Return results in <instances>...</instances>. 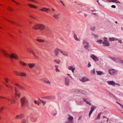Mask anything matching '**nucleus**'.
<instances>
[{"label": "nucleus", "mask_w": 123, "mask_h": 123, "mask_svg": "<svg viewBox=\"0 0 123 123\" xmlns=\"http://www.w3.org/2000/svg\"><path fill=\"white\" fill-rule=\"evenodd\" d=\"M14 72L15 74H17L18 75H19L20 73L16 71H14Z\"/></svg>", "instance_id": "nucleus-36"}, {"label": "nucleus", "mask_w": 123, "mask_h": 123, "mask_svg": "<svg viewBox=\"0 0 123 123\" xmlns=\"http://www.w3.org/2000/svg\"><path fill=\"white\" fill-rule=\"evenodd\" d=\"M74 37V39L77 41H80V39L79 38H78L77 36V35L76 34H74L73 36Z\"/></svg>", "instance_id": "nucleus-27"}, {"label": "nucleus", "mask_w": 123, "mask_h": 123, "mask_svg": "<svg viewBox=\"0 0 123 123\" xmlns=\"http://www.w3.org/2000/svg\"><path fill=\"white\" fill-rule=\"evenodd\" d=\"M116 40H117L118 41V42L120 43H122V41L121 40H119L117 38H116Z\"/></svg>", "instance_id": "nucleus-51"}, {"label": "nucleus", "mask_w": 123, "mask_h": 123, "mask_svg": "<svg viewBox=\"0 0 123 123\" xmlns=\"http://www.w3.org/2000/svg\"><path fill=\"white\" fill-rule=\"evenodd\" d=\"M20 102L22 106L25 105H27L28 104V101L25 97H23L20 99Z\"/></svg>", "instance_id": "nucleus-2"}, {"label": "nucleus", "mask_w": 123, "mask_h": 123, "mask_svg": "<svg viewBox=\"0 0 123 123\" xmlns=\"http://www.w3.org/2000/svg\"><path fill=\"white\" fill-rule=\"evenodd\" d=\"M27 65L29 66V67L31 68H32L35 66V64H28Z\"/></svg>", "instance_id": "nucleus-29"}, {"label": "nucleus", "mask_w": 123, "mask_h": 123, "mask_svg": "<svg viewBox=\"0 0 123 123\" xmlns=\"http://www.w3.org/2000/svg\"><path fill=\"white\" fill-rule=\"evenodd\" d=\"M115 39L114 37L110 38L109 40L110 41H114L115 40Z\"/></svg>", "instance_id": "nucleus-44"}, {"label": "nucleus", "mask_w": 123, "mask_h": 123, "mask_svg": "<svg viewBox=\"0 0 123 123\" xmlns=\"http://www.w3.org/2000/svg\"><path fill=\"white\" fill-rule=\"evenodd\" d=\"M39 24H36L34 25L32 28L34 29H39Z\"/></svg>", "instance_id": "nucleus-22"}, {"label": "nucleus", "mask_w": 123, "mask_h": 123, "mask_svg": "<svg viewBox=\"0 0 123 123\" xmlns=\"http://www.w3.org/2000/svg\"><path fill=\"white\" fill-rule=\"evenodd\" d=\"M68 121L67 122L65 123H74V121L73 120V117L69 115H68Z\"/></svg>", "instance_id": "nucleus-5"}, {"label": "nucleus", "mask_w": 123, "mask_h": 123, "mask_svg": "<svg viewBox=\"0 0 123 123\" xmlns=\"http://www.w3.org/2000/svg\"><path fill=\"white\" fill-rule=\"evenodd\" d=\"M15 94L17 96H18V97H19V94L17 93V90L16 88H15Z\"/></svg>", "instance_id": "nucleus-37"}, {"label": "nucleus", "mask_w": 123, "mask_h": 123, "mask_svg": "<svg viewBox=\"0 0 123 123\" xmlns=\"http://www.w3.org/2000/svg\"><path fill=\"white\" fill-rule=\"evenodd\" d=\"M0 98L7 99L9 101L11 104H14L16 102V99L13 97H12L11 99L7 98H6L1 97H0Z\"/></svg>", "instance_id": "nucleus-3"}, {"label": "nucleus", "mask_w": 123, "mask_h": 123, "mask_svg": "<svg viewBox=\"0 0 123 123\" xmlns=\"http://www.w3.org/2000/svg\"><path fill=\"white\" fill-rule=\"evenodd\" d=\"M50 100H54L56 98L54 96H50Z\"/></svg>", "instance_id": "nucleus-43"}, {"label": "nucleus", "mask_w": 123, "mask_h": 123, "mask_svg": "<svg viewBox=\"0 0 123 123\" xmlns=\"http://www.w3.org/2000/svg\"><path fill=\"white\" fill-rule=\"evenodd\" d=\"M97 75H100V71H96Z\"/></svg>", "instance_id": "nucleus-55"}, {"label": "nucleus", "mask_w": 123, "mask_h": 123, "mask_svg": "<svg viewBox=\"0 0 123 123\" xmlns=\"http://www.w3.org/2000/svg\"><path fill=\"white\" fill-rule=\"evenodd\" d=\"M12 1H13L15 3H16L18 5H19V3H18L17 2H15L14 0H11Z\"/></svg>", "instance_id": "nucleus-61"}, {"label": "nucleus", "mask_w": 123, "mask_h": 123, "mask_svg": "<svg viewBox=\"0 0 123 123\" xmlns=\"http://www.w3.org/2000/svg\"><path fill=\"white\" fill-rule=\"evenodd\" d=\"M79 93H81L86 95H88L89 94L88 93L86 92L85 91L83 90H80Z\"/></svg>", "instance_id": "nucleus-19"}, {"label": "nucleus", "mask_w": 123, "mask_h": 123, "mask_svg": "<svg viewBox=\"0 0 123 123\" xmlns=\"http://www.w3.org/2000/svg\"><path fill=\"white\" fill-rule=\"evenodd\" d=\"M26 120L25 119H23L22 121V123H26Z\"/></svg>", "instance_id": "nucleus-52"}, {"label": "nucleus", "mask_w": 123, "mask_h": 123, "mask_svg": "<svg viewBox=\"0 0 123 123\" xmlns=\"http://www.w3.org/2000/svg\"><path fill=\"white\" fill-rule=\"evenodd\" d=\"M111 7L112 8H116V6L114 5H112Z\"/></svg>", "instance_id": "nucleus-63"}, {"label": "nucleus", "mask_w": 123, "mask_h": 123, "mask_svg": "<svg viewBox=\"0 0 123 123\" xmlns=\"http://www.w3.org/2000/svg\"><path fill=\"white\" fill-rule=\"evenodd\" d=\"M90 72L92 74H95V69H94L92 70H91L90 71Z\"/></svg>", "instance_id": "nucleus-40"}, {"label": "nucleus", "mask_w": 123, "mask_h": 123, "mask_svg": "<svg viewBox=\"0 0 123 123\" xmlns=\"http://www.w3.org/2000/svg\"><path fill=\"white\" fill-rule=\"evenodd\" d=\"M107 83L109 85L114 86L115 83L113 81H107Z\"/></svg>", "instance_id": "nucleus-18"}, {"label": "nucleus", "mask_w": 123, "mask_h": 123, "mask_svg": "<svg viewBox=\"0 0 123 123\" xmlns=\"http://www.w3.org/2000/svg\"><path fill=\"white\" fill-rule=\"evenodd\" d=\"M1 50L3 54L6 57H9L11 58H14L17 59H18V56L16 54L12 53L9 55L5 50L2 49H1Z\"/></svg>", "instance_id": "nucleus-1"}, {"label": "nucleus", "mask_w": 123, "mask_h": 123, "mask_svg": "<svg viewBox=\"0 0 123 123\" xmlns=\"http://www.w3.org/2000/svg\"><path fill=\"white\" fill-rule=\"evenodd\" d=\"M108 71L109 73L111 75L114 74L117 72L116 70L112 69H109Z\"/></svg>", "instance_id": "nucleus-9"}, {"label": "nucleus", "mask_w": 123, "mask_h": 123, "mask_svg": "<svg viewBox=\"0 0 123 123\" xmlns=\"http://www.w3.org/2000/svg\"><path fill=\"white\" fill-rule=\"evenodd\" d=\"M83 44L84 48L86 49H87L89 47V43L86 41H83Z\"/></svg>", "instance_id": "nucleus-8"}, {"label": "nucleus", "mask_w": 123, "mask_h": 123, "mask_svg": "<svg viewBox=\"0 0 123 123\" xmlns=\"http://www.w3.org/2000/svg\"><path fill=\"white\" fill-rule=\"evenodd\" d=\"M85 101V102H86V103L87 104H88L90 105H91V103L90 102H89L88 101H87L86 100Z\"/></svg>", "instance_id": "nucleus-53"}, {"label": "nucleus", "mask_w": 123, "mask_h": 123, "mask_svg": "<svg viewBox=\"0 0 123 123\" xmlns=\"http://www.w3.org/2000/svg\"><path fill=\"white\" fill-rule=\"evenodd\" d=\"M95 29V27L94 26H91V29L92 31H94Z\"/></svg>", "instance_id": "nucleus-47"}, {"label": "nucleus", "mask_w": 123, "mask_h": 123, "mask_svg": "<svg viewBox=\"0 0 123 123\" xmlns=\"http://www.w3.org/2000/svg\"><path fill=\"white\" fill-rule=\"evenodd\" d=\"M55 62H56L57 63L59 64L61 62V61L60 60L55 59L54 60Z\"/></svg>", "instance_id": "nucleus-32"}, {"label": "nucleus", "mask_w": 123, "mask_h": 123, "mask_svg": "<svg viewBox=\"0 0 123 123\" xmlns=\"http://www.w3.org/2000/svg\"><path fill=\"white\" fill-rule=\"evenodd\" d=\"M23 117V116L22 114L20 115H17L15 117V119H20L22 118Z\"/></svg>", "instance_id": "nucleus-25"}, {"label": "nucleus", "mask_w": 123, "mask_h": 123, "mask_svg": "<svg viewBox=\"0 0 123 123\" xmlns=\"http://www.w3.org/2000/svg\"><path fill=\"white\" fill-rule=\"evenodd\" d=\"M39 100L41 101V102L43 104V105H44L45 104V103H46V101H43L41 100L40 99H39Z\"/></svg>", "instance_id": "nucleus-46"}, {"label": "nucleus", "mask_w": 123, "mask_h": 123, "mask_svg": "<svg viewBox=\"0 0 123 123\" xmlns=\"http://www.w3.org/2000/svg\"><path fill=\"white\" fill-rule=\"evenodd\" d=\"M116 3H121L118 0H115V2Z\"/></svg>", "instance_id": "nucleus-56"}, {"label": "nucleus", "mask_w": 123, "mask_h": 123, "mask_svg": "<svg viewBox=\"0 0 123 123\" xmlns=\"http://www.w3.org/2000/svg\"><path fill=\"white\" fill-rule=\"evenodd\" d=\"M72 91L73 92L79 93L80 90L78 89H73Z\"/></svg>", "instance_id": "nucleus-28"}, {"label": "nucleus", "mask_w": 123, "mask_h": 123, "mask_svg": "<svg viewBox=\"0 0 123 123\" xmlns=\"http://www.w3.org/2000/svg\"><path fill=\"white\" fill-rule=\"evenodd\" d=\"M30 17L31 18H32V19H35V18L34 17H33V16H32L31 15H30Z\"/></svg>", "instance_id": "nucleus-62"}, {"label": "nucleus", "mask_w": 123, "mask_h": 123, "mask_svg": "<svg viewBox=\"0 0 123 123\" xmlns=\"http://www.w3.org/2000/svg\"><path fill=\"white\" fill-rule=\"evenodd\" d=\"M15 85L19 87H20V88L22 89H24V88L22 86H21L19 85L17 83H15Z\"/></svg>", "instance_id": "nucleus-39"}, {"label": "nucleus", "mask_w": 123, "mask_h": 123, "mask_svg": "<svg viewBox=\"0 0 123 123\" xmlns=\"http://www.w3.org/2000/svg\"><path fill=\"white\" fill-rule=\"evenodd\" d=\"M38 102V101H37L36 100H34V102L36 104H37Z\"/></svg>", "instance_id": "nucleus-60"}, {"label": "nucleus", "mask_w": 123, "mask_h": 123, "mask_svg": "<svg viewBox=\"0 0 123 123\" xmlns=\"http://www.w3.org/2000/svg\"><path fill=\"white\" fill-rule=\"evenodd\" d=\"M91 36L92 37H93L95 38H97L98 37V36L97 35H95L93 34H92Z\"/></svg>", "instance_id": "nucleus-41"}, {"label": "nucleus", "mask_w": 123, "mask_h": 123, "mask_svg": "<svg viewBox=\"0 0 123 123\" xmlns=\"http://www.w3.org/2000/svg\"><path fill=\"white\" fill-rule=\"evenodd\" d=\"M80 80L82 82H85L89 81L88 79L85 77H83L82 78L80 79Z\"/></svg>", "instance_id": "nucleus-16"}, {"label": "nucleus", "mask_w": 123, "mask_h": 123, "mask_svg": "<svg viewBox=\"0 0 123 123\" xmlns=\"http://www.w3.org/2000/svg\"><path fill=\"white\" fill-rule=\"evenodd\" d=\"M104 41L102 42L103 45L104 46H109L110 44L108 41L107 40V38L105 37L104 38Z\"/></svg>", "instance_id": "nucleus-4"}, {"label": "nucleus", "mask_w": 123, "mask_h": 123, "mask_svg": "<svg viewBox=\"0 0 123 123\" xmlns=\"http://www.w3.org/2000/svg\"><path fill=\"white\" fill-rule=\"evenodd\" d=\"M40 10L44 12H47L49 10V9L46 8L44 7L40 9Z\"/></svg>", "instance_id": "nucleus-24"}, {"label": "nucleus", "mask_w": 123, "mask_h": 123, "mask_svg": "<svg viewBox=\"0 0 123 123\" xmlns=\"http://www.w3.org/2000/svg\"><path fill=\"white\" fill-rule=\"evenodd\" d=\"M55 71L56 72H60V70L58 68V67H59L58 66L55 65Z\"/></svg>", "instance_id": "nucleus-33"}, {"label": "nucleus", "mask_w": 123, "mask_h": 123, "mask_svg": "<svg viewBox=\"0 0 123 123\" xmlns=\"http://www.w3.org/2000/svg\"><path fill=\"white\" fill-rule=\"evenodd\" d=\"M91 108L89 114V117H90L91 115V114H92L93 111L96 108V107L93 106V105H92L91 106Z\"/></svg>", "instance_id": "nucleus-10"}, {"label": "nucleus", "mask_w": 123, "mask_h": 123, "mask_svg": "<svg viewBox=\"0 0 123 123\" xmlns=\"http://www.w3.org/2000/svg\"><path fill=\"white\" fill-rule=\"evenodd\" d=\"M27 50L29 52L32 53L36 58L37 59L39 58L38 56L34 52L32 49H27Z\"/></svg>", "instance_id": "nucleus-7"}, {"label": "nucleus", "mask_w": 123, "mask_h": 123, "mask_svg": "<svg viewBox=\"0 0 123 123\" xmlns=\"http://www.w3.org/2000/svg\"><path fill=\"white\" fill-rule=\"evenodd\" d=\"M92 13L94 15H96L98 14V12L97 11L95 10H92Z\"/></svg>", "instance_id": "nucleus-31"}, {"label": "nucleus", "mask_w": 123, "mask_h": 123, "mask_svg": "<svg viewBox=\"0 0 123 123\" xmlns=\"http://www.w3.org/2000/svg\"><path fill=\"white\" fill-rule=\"evenodd\" d=\"M26 75V74L24 73H20L19 75L21 76H25Z\"/></svg>", "instance_id": "nucleus-38"}, {"label": "nucleus", "mask_w": 123, "mask_h": 123, "mask_svg": "<svg viewBox=\"0 0 123 123\" xmlns=\"http://www.w3.org/2000/svg\"><path fill=\"white\" fill-rule=\"evenodd\" d=\"M19 62L21 64L24 66H26L27 65L26 63L20 61H19Z\"/></svg>", "instance_id": "nucleus-30"}, {"label": "nucleus", "mask_w": 123, "mask_h": 123, "mask_svg": "<svg viewBox=\"0 0 123 123\" xmlns=\"http://www.w3.org/2000/svg\"><path fill=\"white\" fill-rule=\"evenodd\" d=\"M61 53L65 56L67 57L68 56V52L67 51H64L61 49Z\"/></svg>", "instance_id": "nucleus-14"}, {"label": "nucleus", "mask_w": 123, "mask_h": 123, "mask_svg": "<svg viewBox=\"0 0 123 123\" xmlns=\"http://www.w3.org/2000/svg\"><path fill=\"white\" fill-rule=\"evenodd\" d=\"M68 69L70 70H71L73 73H74L75 69V68L73 67L72 66H69L68 67Z\"/></svg>", "instance_id": "nucleus-23"}, {"label": "nucleus", "mask_w": 123, "mask_h": 123, "mask_svg": "<svg viewBox=\"0 0 123 123\" xmlns=\"http://www.w3.org/2000/svg\"><path fill=\"white\" fill-rule=\"evenodd\" d=\"M4 108L3 107H2L0 108V112H1V111L3 110Z\"/></svg>", "instance_id": "nucleus-57"}, {"label": "nucleus", "mask_w": 123, "mask_h": 123, "mask_svg": "<svg viewBox=\"0 0 123 123\" xmlns=\"http://www.w3.org/2000/svg\"><path fill=\"white\" fill-rule=\"evenodd\" d=\"M6 86L8 87L9 88H12V87L10 86V85H7V84H6Z\"/></svg>", "instance_id": "nucleus-59"}, {"label": "nucleus", "mask_w": 123, "mask_h": 123, "mask_svg": "<svg viewBox=\"0 0 123 123\" xmlns=\"http://www.w3.org/2000/svg\"><path fill=\"white\" fill-rule=\"evenodd\" d=\"M7 9L8 10L10 11H12L13 10L12 9V8L9 6H8V7Z\"/></svg>", "instance_id": "nucleus-50"}, {"label": "nucleus", "mask_w": 123, "mask_h": 123, "mask_svg": "<svg viewBox=\"0 0 123 123\" xmlns=\"http://www.w3.org/2000/svg\"><path fill=\"white\" fill-rule=\"evenodd\" d=\"M41 104V103L39 101L38 102L37 104L38 105H40Z\"/></svg>", "instance_id": "nucleus-64"}, {"label": "nucleus", "mask_w": 123, "mask_h": 123, "mask_svg": "<svg viewBox=\"0 0 123 123\" xmlns=\"http://www.w3.org/2000/svg\"><path fill=\"white\" fill-rule=\"evenodd\" d=\"M28 6L31 8H34L37 9L38 8L37 6L34 5L32 4H28Z\"/></svg>", "instance_id": "nucleus-20"}, {"label": "nucleus", "mask_w": 123, "mask_h": 123, "mask_svg": "<svg viewBox=\"0 0 123 123\" xmlns=\"http://www.w3.org/2000/svg\"><path fill=\"white\" fill-rule=\"evenodd\" d=\"M37 40L40 43H44V40L40 39H37Z\"/></svg>", "instance_id": "nucleus-34"}, {"label": "nucleus", "mask_w": 123, "mask_h": 123, "mask_svg": "<svg viewBox=\"0 0 123 123\" xmlns=\"http://www.w3.org/2000/svg\"><path fill=\"white\" fill-rule=\"evenodd\" d=\"M65 84L67 86L69 85V80L67 77L65 76Z\"/></svg>", "instance_id": "nucleus-15"}, {"label": "nucleus", "mask_w": 123, "mask_h": 123, "mask_svg": "<svg viewBox=\"0 0 123 123\" xmlns=\"http://www.w3.org/2000/svg\"><path fill=\"white\" fill-rule=\"evenodd\" d=\"M4 80L6 82H8L9 81V79L7 78H4Z\"/></svg>", "instance_id": "nucleus-42"}, {"label": "nucleus", "mask_w": 123, "mask_h": 123, "mask_svg": "<svg viewBox=\"0 0 123 123\" xmlns=\"http://www.w3.org/2000/svg\"><path fill=\"white\" fill-rule=\"evenodd\" d=\"M111 58L114 61L117 62H120L121 61V59L119 58L115 57H111Z\"/></svg>", "instance_id": "nucleus-11"}, {"label": "nucleus", "mask_w": 123, "mask_h": 123, "mask_svg": "<svg viewBox=\"0 0 123 123\" xmlns=\"http://www.w3.org/2000/svg\"><path fill=\"white\" fill-rule=\"evenodd\" d=\"M101 122H104L106 121V122L108 121V118H107L106 116H103L101 118Z\"/></svg>", "instance_id": "nucleus-12"}, {"label": "nucleus", "mask_w": 123, "mask_h": 123, "mask_svg": "<svg viewBox=\"0 0 123 123\" xmlns=\"http://www.w3.org/2000/svg\"><path fill=\"white\" fill-rule=\"evenodd\" d=\"M91 66V65L89 62L88 63V68L90 67Z\"/></svg>", "instance_id": "nucleus-58"}, {"label": "nucleus", "mask_w": 123, "mask_h": 123, "mask_svg": "<svg viewBox=\"0 0 123 123\" xmlns=\"http://www.w3.org/2000/svg\"><path fill=\"white\" fill-rule=\"evenodd\" d=\"M91 57L95 61L97 62L99 61L98 58L94 55H92L91 56Z\"/></svg>", "instance_id": "nucleus-13"}, {"label": "nucleus", "mask_w": 123, "mask_h": 123, "mask_svg": "<svg viewBox=\"0 0 123 123\" xmlns=\"http://www.w3.org/2000/svg\"><path fill=\"white\" fill-rule=\"evenodd\" d=\"M61 49H56L54 53L55 55L56 56H57L59 55L60 52L61 53Z\"/></svg>", "instance_id": "nucleus-6"}, {"label": "nucleus", "mask_w": 123, "mask_h": 123, "mask_svg": "<svg viewBox=\"0 0 123 123\" xmlns=\"http://www.w3.org/2000/svg\"><path fill=\"white\" fill-rule=\"evenodd\" d=\"M4 18L6 20H7V21H9L11 22V23H13V24H16V23H15L13 22H12V21H10L9 19H6L5 18ZM16 25H18V24H16Z\"/></svg>", "instance_id": "nucleus-48"}, {"label": "nucleus", "mask_w": 123, "mask_h": 123, "mask_svg": "<svg viewBox=\"0 0 123 123\" xmlns=\"http://www.w3.org/2000/svg\"><path fill=\"white\" fill-rule=\"evenodd\" d=\"M60 14L59 13H54L53 16L55 19H58L59 16Z\"/></svg>", "instance_id": "nucleus-26"}, {"label": "nucleus", "mask_w": 123, "mask_h": 123, "mask_svg": "<svg viewBox=\"0 0 123 123\" xmlns=\"http://www.w3.org/2000/svg\"><path fill=\"white\" fill-rule=\"evenodd\" d=\"M116 103L118 104L123 109V105L119 102H116Z\"/></svg>", "instance_id": "nucleus-45"}, {"label": "nucleus", "mask_w": 123, "mask_h": 123, "mask_svg": "<svg viewBox=\"0 0 123 123\" xmlns=\"http://www.w3.org/2000/svg\"><path fill=\"white\" fill-rule=\"evenodd\" d=\"M109 94L111 96L113 97L114 98H115L116 97L115 96H114V95H113L111 93H109Z\"/></svg>", "instance_id": "nucleus-54"}, {"label": "nucleus", "mask_w": 123, "mask_h": 123, "mask_svg": "<svg viewBox=\"0 0 123 123\" xmlns=\"http://www.w3.org/2000/svg\"><path fill=\"white\" fill-rule=\"evenodd\" d=\"M43 81L45 83H46L48 84H50L51 83L49 80L45 78L43 80Z\"/></svg>", "instance_id": "nucleus-21"}, {"label": "nucleus", "mask_w": 123, "mask_h": 123, "mask_svg": "<svg viewBox=\"0 0 123 123\" xmlns=\"http://www.w3.org/2000/svg\"><path fill=\"white\" fill-rule=\"evenodd\" d=\"M45 28V26L41 24H39V29L40 30H43Z\"/></svg>", "instance_id": "nucleus-17"}, {"label": "nucleus", "mask_w": 123, "mask_h": 123, "mask_svg": "<svg viewBox=\"0 0 123 123\" xmlns=\"http://www.w3.org/2000/svg\"><path fill=\"white\" fill-rule=\"evenodd\" d=\"M43 98H45L47 99L50 100V96H46L43 97Z\"/></svg>", "instance_id": "nucleus-35"}, {"label": "nucleus", "mask_w": 123, "mask_h": 123, "mask_svg": "<svg viewBox=\"0 0 123 123\" xmlns=\"http://www.w3.org/2000/svg\"><path fill=\"white\" fill-rule=\"evenodd\" d=\"M100 115V114H98V115L97 117H96L95 118L96 120L97 119H100V117H99Z\"/></svg>", "instance_id": "nucleus-49"}]
</instances>
